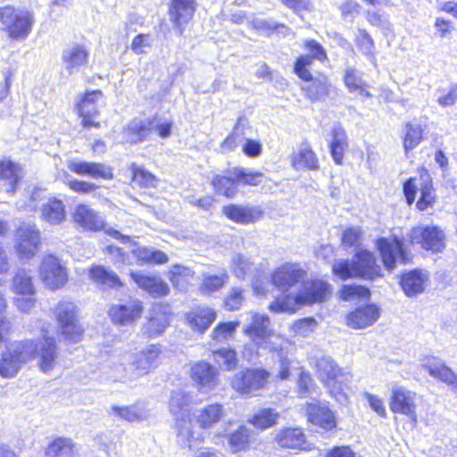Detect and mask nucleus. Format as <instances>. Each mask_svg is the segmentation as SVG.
Returning <instances> with one entry per match:
<instances>
[{"instance_id":"2f4dec72","label":"nucleus","mask_w":457,"mask_h":457,"mask_svg":"<svg viewBox=\"0 0 457 457\" xmlns=\"http://www.w3.org/2000/svg\"><path fill=\"white\" fill-rule=\"evenodd\" d=\"M37 366L44 373H50L58 363V345L54 337H44L37 346Z\"/></svg>"},{"instance_id":"37998d69","label":"nucleus","mask_w":457,"mask_h":457,"mask_svg":"<svg viewBox=\"0 0 457 457\" xmlns=\"http://www.w3.org/2000/svg\"><path fill=\"white\" fill-rule=\"evenodd\" d=\"M252 431L245 425H239L228 436V444L232 453L246 452L251 448Z\"/></svg>"},{"instance_id":"c85d7f7f","label":"nucleus","mask_w":457,"mask_h":457,"mask_svg":"<svg viewBox=\"0 0 457 457\" xmlns=\"http://www.w3.org/2000/svg\"><path fill=\"white\" fill-rule=\"evenodd\" d=\"M226 416V410L221 403H209L196 411L194 420L197 427L205 431L215 428Z\"/></svg>"},{"instance_id":"423d86ee","label":"nucleus","mask_w":457,"mask_h":457,"mask_svg":"<svg viewBox=\"0 0 457 457\" xmlns=\"http://www.w3.org/2000/svg\"><path fill=\"white\" fill-rule=\"evenodd\" d=\"M417 173L419 177H410L403 182V193L408 205L415 203L416 209L424 212L436 203V190L426 167H418Z\"/></svg>"},{"instance_id":"0e129e2a","label":"nucleus","mask_w":457,"mask_h":457,"mask_svg":"<svg viewBox=\"0 0 457 457\" xmlns=\"http://www.w3.org/2000/svg\"><path fill=\"white\" fill-rule=\"evenodd\" d=\"M436 35L441 39H450L456 31L454 22L447 18L439 16L434 21Z\"/></svg>"},{"instance_id":"a878e982","label":"nucleus","mask_w":457,"mask_h":457,"mask_svg":"<svg viewBox=\"0 0 457 457\" xmlns=\"http://www.w3.org/2000/svg\"><path fill=\"white\" fill-rule=\"evenodd\" d=\"M416 393L402 386L391 389L389 407L393 413L403 414L411 418L416 416Z\"/></svg>"},{"instance_id":"5fc2aeb1","label":"nucleus","mask_w":457,"mask_h":457,"mask_svg":"<svg viewBox=\"0 0 457 457\" xmlns=\"http://www.w3.org/2000/svg\"><path fill=\"white\" fill-rule=\"evenodd\" d=\"M89 52L83 46H75L63 56V62L69 71L87 64Z\"/></svg>"},{"instance_id":"e433bc0d","label":"nucleus","mask_w":457,"mask_h":457,"mask_svg":"<svg viewBox=\"0 0 457 457\" xmlns=\"http://www.w3.org/2000/svg\"><path fill=\"white\" fill-rule=\"evenodd\" d=\"M45 457H78L77 444L70 437L55 436L44 449Z\"/></svg>"},{"instance_id":"a19ab883","label":"nucleus","mask_w":457,"mask_h":457,"mask_svg":"<svg viewBox=\"0 0 457 457\" xmlns=\"http://www.w3.org/2000/svg\"><path fill=\"white\" fill-rule=\"evenodd\" d=\"M425 278L419 270L404 272L400 277V286L408 296H415L424 290Z\"/></svg>"},{"instance_id":"338daca9","label":"nucleus","mask_w":457,"mask_h":457,"mask_svg":"<svg viewBox=\"0 0 457 457\" xmlns=\"http://www.w3.org/2000/svg\"><path fill=\"white\" fill-rule=\"evenodd\" d=\"M314 387L313 378L310 372L302 370L297 377L296 389L301 397H306Z\"/></svg>"},{"instance_id":"aec40b11","label":"nucleus","mask_w":457,"mask_h":457,"mask_svg":"<svg viewBox=\"0 0 457 457\" xmlns=\"http://www.w3.org/2000/svg\"><path fill=\"white\" fill-rule=\"evenodd\" d=\"M197 9L196 0H170L168 14L173 29L183 35L186 27L193 21Z\"/></svg>"},{"instance_id":"4be33fe9","label":"nucleus","mask_w":457,"mask_h":457,"mask_svg":"<svg viewBox=\"0 0 457 457\" xmlns=\"http://www.w3.org/2000/svg\"><path fill=\"white\" fill-rule=\"evenodd\" d=\"M71 218L74 226L85 231L96 233L105 228V222L99 212L85 203L75 205Z\"/></svg>"},{"instance_id":"c9c22d12","label":"nucleus","mask_w":457,"mask_h":457,"mask_svg":"<svg viewBox=\"0 0 457 457\" xmlns=\"http://www.w3.org/2000/svg\"><path fill=\"white\" fill-rule=\"evenodd\" d=\"M270 324V320L267 314L253 313L251 322L244 328L243 333L260 344V341H266L272 335Z\"/></svg>"},{"instance_id":"f704fd0d","label":"nucleus","mask_w":457,"mask_h":457,"mask_svg":"<svg viewBox=\"0 0 457 457\" xmlns=\"http://www.w3.org/2000/svg\"><path fill=\"white\" fill-rule=\"evenodd\" d=\"M22 166L9 158L0 159V181L7 186L6 191L14 194L22 179Z\"/></svg>"},{"instance_id":"e2e57ef3","label":"nucleus","mask_w":457,"mask_h":457,"mask_svg":"<svg viewBox=\"0 0 457 457\" xmlns=\"http://www.w3.org/2000/svg\"><path fill=\"white\" fill-rule=\"evenodd\" d=\"M21 364L9 353H4L0 358V376L2 378H12L20 370Z\"/></svg>"},{"instance_id":"c03bdc74","label":"nucleus","mask_w":457,"mask_h":457,"mask_svg":"<svg viewBox=\"0 0 457 457\" xmlns=\"http://www.w3.org/2000/svg\"><path fill=\"white\" fill-rule=\"evenodd\" d=\"M405 131L402 137L403 147L405 156L410 154L424 140V129L420 124L406 122Z\"/></svg>"},{"instance_id":"7c9ffc66","label":"nucleus","mask_w":457,"mask_h":457,"mask_svg":"<svg viewBox=\"0 0 457 457\" xmlns=\"http://www.w3.org/2000/svg\"><path fill=\"white\" fill-rule=\"evenodd\" d=\"M89 280L102 288L119 290L124 287V282L112 270L102 264H92L87 270Z\"/></svg>"},{"instance_id":"2eb2a0df","label":"nucleus","mask_w":457,"mask_h":457,"mask_svg":"<svg viewBox=\"0 0 457 457\" xmlns=\"http://www.w3.org/2000/svg\"><path fill=\"white\" fill-rule=\"evenodd\" d=\"M172 317L173 311L169 303H154L142 327V334L147 339L161 336L170 327Z\"/></svg>"},{"instance_id":"4d7b16f0","label":"nucleus","mask_w":457,"mask_h":457,"mask_svg":"<svg viewBox=\"0 0 457 457\" xmlns=\"http://www.w3.org/2000/svg\"><path fill=\"white\" fill-rule=\"evenodd\" d=\"M8 307V300L0 291V345L8 340L13 329L12 320L6 316Z\"/></svg>"},{"instance_id":"4468645a","label":"nucleus","mask_w":457,"mask_h":457,"mask_svg":"<svg viewBox=\"0 0 457 457\" xmlns=\"http://www.w3.org/2000/svg\"><path fill=\"white\" fill-rule=\"evenodd\" d=\"M306 278L307 270L299 263L287 262L271 270L270 282L278 291L287 292L303 282Z\"/></svg>"},{"instance_id":"6e6552de","label":"nucleus","mask_w":457,"mask_h":457,"mask_svg":"<svg viewBox=\"0 0 457 457\" xmlns=\"http://www.w3.org/2000/svg\"><path fill=\"white\" fill-rule=\"evenodd\" d=\"M314 368L318 377L329 395L337 401H346L348 386V373L328 356L316 359Z\"/></svg>"},{"instance_id":"8fccbe9b","label":"nucleus","mask_w":457,"mask_h":457,"mask_svg":"<svg viewBox=\"0 0 457 457\" xmlns=\"http://www.w3.org/2000/svg\"><path fill=\"white\" fill-rule=\"evenodd\" d=\"M238 320L220 321L217 323L211 332V338L217 344L226 343L232 339L239 327Z\"/></svg>"},{"instance_id":"de8ad7c7","label":"nucleus","mask_w":457,"mask_h":457,"mask_svg":"<svg viewBox=\"0 0 457 457\" xmlns=\"http://www.w3.org/2000/svg\"><path fill=\"white\" fill-rule=\"evenodd\" d=\"M9 353L20 364H22L37 357V344L34 339H23L18 341Z\"/></svg>"},{"instance_id":"72a5a7b5","label":"nucleus","mask_w":457,"mask_h":457,"mask_svg":"<svg viewBox=\"0 0 457 457\" xmlns=\"http://www.w3.org/2000/svg\"><path fill=\"white\" fill-rule=\"evenodd\" d=\"M290 163L296 170H317L320 169L319 158L311 145L306 141L302 143L297 152L290 155Z\"/></svg>"},{"instance_id":"a18cd8bd","label":"nucleus","mask_w":457,"mask_h":457,"mask_svg":"<svg viewBox=\"0 0 457 457\" xmlns=\"http://www.w3.org/2000/svg\"><path fill=\"white\" fill-rule=\"evenodd\" d=\"M213 191L217 195H223L228 199L233 198L237 194V184L236 176L233 177L217 174L211 180Z\"/></svg>"},{"instance_id":"1a4fd4ad","label":"nucleus","mask_w":457,"mask_h":457,"mask_svg":"<svg viewBox=\"0 0 457 457\" xmlns=\"http://www.w3.org/2000/svg\"><path fill=\"white\" fill-rule=\"evenodd\" d=\"M271 373L262 367H246L235 373L230 378L231 388L240 395H253L255 392L267 389Z\"/></svg>"},{"instance_id":"dca6fc26","label":"nucleus","mask_w":457,"mask_h":457,"mask_svg":"<svg viewBox=\"0 0 457 457\" xmlns=\"http://www.w3.org/2000/svg\"><path fill=\"white\" fill-rule=\"evenodd\" d=\"M144 302L137 297H130L120 303L112 304L107 315L115 326H129L138 321L144 314Z\"/></svg>"},{"instance_id":"9d476101","label":"nucleus","mask_w":457,"mask_h":457,"mask_svg":"<svg viewBox=\"0 0 457 457\" xmlns=\"http://www.w3.org/2000/svg\"><path fill=\"white\" fill-rule=\"evenodd\" d=\"M54 318L62 337L71 343L80 341L84 328L79 322L78 309L72 302L60 301L54 309Z\"/></svg>"},{"instance_id":"680f3d73","label":"nucleus","mask_w":457,"mask_h":457,"mask_svg":"<svg viewBox=\"0 0 457 457\" xmlns=\"http://www.w3.org/2000/svg\"><path fill=\"white\" fill-rule=\"evenodd\" d=\"M354 43L362 54L369 57L375 54V42L369 31L365 29H359L358 35L354 37Z\"/></svg>"},{"instance_id":"09e8293b","label":"nucleus","mask_w":457,"mask_h":457,"mask_svg":"<svg viewBox=\"0 0 457 457\" xmlns=\"http://www.w3.org/2000/svg\"><path fill=\"white\" fill-rule=\"evenodd\" d=\"M228 275L226 272L204 275L199 285V292L204 295H212L220 291L228 283Z\"/></svg>"},{"instance_id":"603ef678","label":"nucleus","mask_w":457,"mask_h":457,"mask_svg":"<svg viewBox=\"0 0 457 457\" xmlns=\"http://www.w3.org/2000/svg\"><path fill=\"white\" fill-rule=\"evenodd\" d=\"M129 170L131 172V182L136 183L139 187L152 188L156 187L158 178L143 166L131 163Z\"/></svg>"},{"instance_id":"6ab92c4d","label":"nucleus","mask_w":457,"mask_h":457,"mask_svg":"<svg viewBox=\"0 0 457 457\" xmlns=\"http://www.w3.org/2000/svg\"><path fill=\"white\" fill-rule=\"evenodd\" d=\"M304 410L309 424L320 428L325 433L337 430V419L335 411L328 403L320 401L310 402L305 404Z\"/></svg>"},{"instance_id":"f8f14e48","label":"nucleus","mask_w":457,"mask_h":457,"mask_svg":"<svg viewBox=\"0 0 457 457\" xmlns=\"http://www.w3.org/2000/svg\"><path fill=\"white\" fill-rule=\"evenodd\" d=\"M38 276L44 286L51 291L63 288L69 281V270L61 260L53 253L43 257Z\"/></svg>"},{"instance_id":"bf43d9fd","label":"nucleus","mask_w":457,"mask_h":457,"mask_svg":"<svg viewBox=\"0 0 457 457\" xmlns=\"http://www.w3.org/2000/svg\"><path fill=\"white\" fill-rule=\"evenodd\" d=\"M270 352L278 354L279 369L276 375L277 379L280 381L287 380L292 375V361L283 353L282 347L272 346L270 348Z\"/></svg>"},{"instance_id":"f257e3e1","label":"nucleus","mask_w":457,"mask_h":457,"mask_svg":"<svg viewBox=\"0 0 457 457\" xmlns=\"http://www.w3.org/2000/svg\"><path fill=\"white\" fill-rule=\"evenodd\" d=\"M446 242V234L441 227L419 224L410 228L405 239L396 235L378 237L376 240V248L385 269L393 271L397 262L402 264L412 262V250L415 246L426 252L439 253L445 249Z\"/></svg>"},{"instance_id":"ddd939ff","label":"nucleus","mask_w":457,"mask_h":457,"mask_svg":"<svg viewBox=\"0 0 457 457\" xmlns=\"http://www.w3.org/2000/svg\"><path fill=\"white\" fill-rule=\"evenodd\" d=\"M104 96L101 89L87 90L78 96L74 108L83 129H100L97 120L99 110L97 102Z\"/></svg>"},{"instance_id":"9b49d317","label":"nucleus","mask_w":457,"mask_h":457,"mask_svg":"<svg viewBox=\"0 0 457 457\" xmlns=\"http://www.w3.org/2000/svg\"><path fill=\"white\" fill-rule=\"evenodd\" d=\"M11 289L16 295L13 304L22 313L30 312L37 303L33 277L25 270L16 271L11 282Z\"/></svg>"},{"instance_id":"4c0bfd02","label":"nucleus","mask_w":457,"mask_h":457,"mask_svg":"<svg viewBox=\"0 0 457 457\" xmlns=\"http://www.w3.org/2000/svg\"><path fill=\"white\" fill-rule=\"evenodd\" d=\"M41 219L51 225H59L66 220V210L63 202L51 197L41 207Z\"/></svg>"},{"instance_id":"69168bd1","label":"nucleus","mask_w":457,"mask_h":457,"mask_svg":"<svg viewBox=\"0 0 457 457\" xmlns=\"http://www.w3.org/2000/svg\"><path fill=\"white\" fill-rule=\"evenodd\" d=\"M318 322L313 317H304L295 320L291 329L295 335L306 337L316 328Z\"/></svg>"},{"instance_id":"864d4df0","label":"nucleus","mask_w":457,"mask_h":457,"mask_svg":"<svg viewBox=\"0 0 457 457\" xmlns=\"http://www.w3.org/2000/svg\"><path fill=\"white\" fill-rule=\"evenodd\" d=\"M228 171L236 176L237 187L239 185L257 187L261 185L264 178L263 173L259 170H247L241 167H235Z\"/></svg>"},{"instance_id":"13d9d810","label":"nucleus","mask_w":457,"mask_h":457,"mask_svg":"<svg viewBox=\"0 0 457 457\" xmlns=\"http://www.w3.org/2000/svg\"><path fill=\"white\" fill-rule=\"evenodd\" d=\"M215 361L221 360L224 370L231 371L237 368L238 358L237 351L232 347H221L212 352Z\"/></svg>"},{"instance_id":"79ce46f5","label":"nucleus","mask_w":457,"mask_h":457,"mask_svg":"<svg viewBox=\"0 0 457 457\" xmlns=\"http://www.w3.org/2000/svg\"><path fill=\"white\" fill-rule=\"evenodd\" d=\"M279 417V412L275 409L266 407L253 412L247 422L258 430H265L276 426Z\"/></svg>"},{"instance_id":"b1692460","label":"nucleus","mask_w":457,"mask_h":457,"mask_svg":"<svg viewBox=\"0 0 457 457\" xmlns=\"http://www.w3.org/2000/svg\"><path fill=\"white\" fill-rule=\"evenodd\" d=\"M380 316V309L375 303H364L350 310L345 317V325L352 329H363L372 326Z\"/></svg>"},{"instance_id":"774afa93","label":"nucleus","mask_w":457,"mask_h":457,"mask_svg":"<svg viewBox=\"0 0 457 457\" xmlns=\"http://www.w3.org/2000/svg\"><path fill=\"white\" fill-rule=\"evenodd\" d=\"M361 231L360 228L348 227L343 230L341 244L346 247L357 246L360 244Z\"/></svg>"},{"instance_id":"ea45409f","label":"nucleus","mask_w":457,"mask_h":457,"mask_svg":"<svg viewBox=\"0 0 457 457\" xmlns=\"http://www.w3.org/2000/svg\"><path fill=\"white\" fill-rule=\"evenodd\" d=\"M195 273V271L182 264H173L170 267L167 276L172 287L179 290H185L191 283Z\"/></svg>"},{"instance_id":"c756f323","label":"nucleus","mask_w":457,"mask_h":457,"mask_svg":"<svg viewBox=\"0 0 457 457\" xmlns=\"http://www.w3.org/2000/svg\"><path fill=\"white\" fill-rule=\"evenodd\" d=\"M216 319V310L207 305H196L185 314L186 324L198 334H204Z\"/></svg>"},{"instance_id":"bb28decb","label":"nucleus","mask_w":457,"mask_h":457,"mask_svg":"<svg viewBox=\"0 0 457 457\" xmlns=\"http://www.w3.org/2000/svg\"><path fill=\"white\" fill-rule=\"evenodd\" d=\"M129 277L140 289L154 298L166 297L170 295L169 285L157 275L131 271Z\"/></svg>"},{"instance_id":"f3484780","label":"nucleus","mask_w":457,"mask_h":457,"mask_svg":"<svg viewBox=\"0 0 457 457\" xmlns=\"http://www.w3.org/2000/svg\"><path fill=\"white\" fill-rule=\"evenodd\" d=\"M14 249L20 260H29L39 251L42 245L41 233L36 226L21 225L15 231Z\"/></svg>"},{"instance_id":"7ed1b4c3","label":"nucleus","mask_w":457,"mask_h":457,"mask_svg":"<svg viewBox=\"0 0 457 457\" xmlns=\"http://www.w3.org/2000/svg\"><path fill=\"white\" fill-rule=\"evenodd\" d=\"M302 287L295 294L287 293L277 296L268 306L274 313H295L303 306H312L328 301L331 295V286L320 278H312L301 283Z\"/></svg>"},{"instance_id":"f03ea898","label":"nucleus","mask_w":457,"mask_h":457,"mask_svg":"<svg viewBox=\"0 0 457 457\" xmlns=\"http://www.w3.org/2000/svg\"><path fill=\"white\" fill-rule=\"evenodd\" d=\"M302 46L307 53L301 54L295 58L292 71L300 80L309 82L301 88L305 98L311 102L323 100L329 95L332 84L325 73H319V76L314 78L311 66L314 61L328 62L327 50L314 38L303 40Z\"/></svg>"},{"instance_id":"a211bd4d","label":"nucleus","mask_w":457,"mask_h":457,"mask_svg":"<svg viewBox=\"0 0 457 457\" xmlns=\"http://www.w3.org/2000/svg\"><path fill=\"white\" fill-rule=\"evenodd\" d=\"M274 442L283 449H290L297 453L310 452L315 448L308 440L305 429L299 426H287L277 431Z\"/></svg>"},{"instance_id":"393cba45","label":"nucleus","mask_w":457,"mask_h":457,"mask_svg":"<svg viewBox=\"0 0 457 457\" xmlns=\"http://www.w3.org/2000/svg\"><path fill=\"white\" fill-rule=\"evenodd\" d=\"M423 369L436 381L448 386L457 395V373L436 356L425 357Z\"/></svg>"},{"instance_id":"412c9836","label":"nucleus","mask_w":457,"mask_h":457,"mask_svg":"<svg viewBox=\"0 0 457 457\" xmlns=\"http://www.w3.org/2000/svg\"><path fill=\"white\" fill-rule=\"evenodd\" d=\"M189 377L199 392L212 390L219 384V370L207 361L200 360L191 364Z\"/></svg>"},{"instance_id":"58836bf2","label":"nucleus","mask_w":457,"mask_h":457,"mask_svg":"<svg viewBox=\"0 0 457 457\" xmlns=\"http://www.w3.org/2000/svg\"><path fill=\"white\" fill-rule=\"evenodd\" d=\"M330 135L329 151L331 157L336 164L341 165L345 153L348 148L347 134L341 126H337L331 129Z\"/></svg>"},{"instance_id":"20e7f679","label":"nucleus","mask_w":457,"mask_h":457,"mask_svg":"<svg viewBox=\"0 0 457 457\" xmlns=\"http://www.w3.org/2000/svg\"><path fill=\"white\" fill-rule=\"evenodd\" d=\"M331 270L341 280L354 278L372 281L384 276L375 253L368 249L356 251L351 262L348 260L335 262Z\"/></svg>"},{"instance_id":"5701e85b","label":"nucleus","mask_w":457,"mask_h":457,"mask_svg":"<svg viewBox=\"0 0 457 457\" xmlns=\"http://www.w3.org/2000/svg\"><path fill=\"white\" fill-rule=\"evenodd\" d=\"M67 166L72 173L80 177H89L105 181L114 179L113 168L104 162L72 160L68 162Z\"/></svg>"},{"instance_id":"3c124183","label":"nucleus","mask_w":457,"mask_h":457,"mask_svg":"<svg viewBox=\"0 0 457 457\" xmlns=\"http://www.w3.org/2000/svg\"><path fill=\"white\" fill-rule=\"evenodd\" d=\"M339 298L345 302L351 301H368L370 298V290L359 284H346L343 285L339 291Z\"/></svg>"},{"instance_id":"0eeeda50","label":"nucleus","mask_w":457,"mask_h":457,"mask_svg":"<svg viewBox=\"0 0 457 457\" xmlns=\"http://www.w3.org/2000/svg\"><path fill=\"white\" fill-rule=\"evenodd\" d=\"M36 20L31 11L13 4L0 6V24L6 37L12 42L26 40L30 35Z\"/></svg>"},{"instance_id":"473e14b6","label":"nucleus","mask_w":457,"mask_h":457,"mask_svg":"<svg viewBox=\"0 0 457 457\" xmlns=\"http://www.w3.org/2000/svg\"><path fill=\"white\" fill-rule=\"evenodd\" d=\"M162 353L160 345H149L135 355L132 366L140 375H146L159 365Z\"/></svg>"},{"instance_id":"39448f33","label":"nucleus","mask_w":457,"mask_h":457,"mask_svg":"<svg viewBox=\"0 0 457 457\" xmlns=\"http://www.w3.org/2000/svg\"><path fill=\"white\" fill-rule=\"evenodd\" d=\"M173 122L154 114L146 119H133L121 129V143L136 145L150 139L153 132L160 138H167L172 133Z\"/></svg>"},{"instance_id":"cd10ccee","label":"nucleus","mask_w":457,"mask_h":457,"mask_svg":"<svg viewBox=\"0 0 457 457\" xmlns=\"http://www.w3.org/2000/svg\"><path fill=\"white\" fill-rule=\"evenodd\" d=\"M222 214L229 220L241 225L253 224L260 220L264 212L258 206L229 204L221 209Z\"/></svg>"},{"instance_id":"052dcab7","label":"nucleus","mask_w":457,"mask_h":457,"mask_svg":"<svg viewBox=\"0 0 457 457\" xmlns=\"http://www.w3.org/2000/svg\"><path fill=\"white\" fill-rule=\"evenodd\" d=\"M66 186L71 191L79 195H94L101 188V186L96 183L77 179L68 180Z\"/></svg>"},{"instance_id":"49530a36","label":"nucleus","mask_w":457,"mask_h":457,"mask_svg":"<svg viewBox=\"0 0 457 457\" xmlns=\"http://www.w3.org/2000/svg\"><path fill=\"white\" fill-rule=\"evenodd\" d=\"M245 124L242 118L237 120L231 131L220 144V151L221 154H227L234 151L243 141L245 137Z\"/></svg>"},{"instance_id":"6e6d98bb","label":"nucleus","mask_w":457,"mask_h":457,"mask_svg":"<svg viewBox=\"0 0 457 457\" xmlns=\"http://www.w3.org/2000/svg\"><path fill=\"white\" fill-rule=\"evenodd\" d=\"M245 302V290L239 287H233L222 300V308L227 312L240 310Z\"/></svg>"}]
</instances>
